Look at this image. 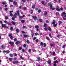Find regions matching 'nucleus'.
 I'll return each instance as SVG.
<instances>
[{"label": "nucleus", "instance_id": "nucleus-43", "mask_svg": "<svg viewBox=\"0 0 66 66\" xmlns=\"http://www.w3.org/2000/svg\"><path fill=\"white\" fill-rule=\"evenodd\" d=\"M56 14L57 15H58L59 14V12H56Z\"/></svg>", "mask_w": 66, "mask_h": 66}, {"label": "nucleus", "instance_id": "nucleus-61", "mask_svg": "<svg viewBox=\"0 0 66 66\" xmlns=\"http://www.w3.org/2000/svg\"><path fill=\"white\" fill-rule=\"evenodd\" d=\"M5 18L6 19H8V18H9V17L8 16H5Z\"/></svg>", "mask_w": 66, "mask_h": 66}, {"label": "nucleus", "instance_id": "nucleus-12", "mask_svg": "<svg viewBox=\"0 0 66 66\" xmlns=\"http://www.w3.org/2000/svg\"><path fill=\"white\" fill-rule=\"evenodd\" d=\"M24 37H29V36L28 35H24Z\"/></svg>", "mask_w": 66, "mask_h": 66}, {"label": "nucleus", "instance_id": "nucleus-4", "mask_svg": "<svg viewBox=\"0 0 66 66\" xmlns=\"http://www.w3.org/2000/svg\"><path fill=\"white\" fill-rule=\"evenodd\" d=\"M20 42L19 41H17L15 42L16 45H18V44H20Z\"/></svg>", "mask_w": 66, "mask_h": 66}, {"label": "nucleus", "instance_id": "nucleus-33", "mask_svg": "<svg viewBox=\"0 0 66 66\" xmlns=\"http://www.w3.org/2000/svg\"><path fill=\"white\" fill-rule=\"evenodd\" d=\"M10 15V16H11V17H13V14H12V13H11Z\"/></svg>", "mask_w": 66, "mask_h": 66}, {"label": "nucleus", "instance_id": "nucleus-3", "mask_svg": "<svg viewBox=\"0 0 66 66\" xmlns=\"http://www.w3.org/2000/svg\"><path fill=\"white\" fill-rule=\"evenodd\" d=\"M32 16L33 18V19H34V18L35 20H37V17L36 16Z\"/></svg>", "mask_w": 66, "mask_h": 66}, {"label": "nucleus", "instance_id": "nucleus-50", "mask_svg": "<svg viewBox=\"0 0 66 66\" xmlns=\"http://www.w3.org/2000/svg\"><path fill=\"white\" fill-rule=\"evenodd\" d=\"M1 47L2 48H4V45H2Z\"/></svg>", "mask_w": 66, "mask_h": 66}, {"label": "nucleus", "instance_id": "nucleus-16", "mask_svg": "<svg viewBox=\"0 0 66 66\" xmlns=\"http://www.w3.org/2000/svg\"><path fill=\"white\" fill-rule=\"evenodd\" d=\"M7 24L8 25H9V26H11V23L9 22H7Z\"/></svg>", "mask_w": 66, "mask_h": 66}, {"label": "nucleus", "instance_id": "nucleus-55", "mask_svg": "<svg viewBox=\"0 0 66 66\" xmlns=\"http://www.w3.org/2000/svg\"><path fill=\"white\" fill-rule=\"evenodd\" d=\"M22 1L23 2H26V0H22Z\"/></svg>", "mask_w": 66, "mask_h": 66}, {"label": "nucleus", "instance_id": "nucleus-59", "mask_svg": "<svg viewBox=\"0 0 66 66\" xmlns=\"http://www.w3.org/2000/svg\"><path fill=\"white\" fill-rule=\"evenodd\" d=\"M15 56H17V54H16L15 53L14 54Z\"/></svg>", "mask_w": 66, "mask_h": 66}, {"label": "nucleus", "instance_id": "nucleus-45", "mask_svg": "<svg viewBox=\"0 0 66 66\" xmlns=\"http://www.w3.org/2000/svg\"><path fill=\"white\" fill-rule=\"evenodd\" d=\"M23 47H26V45L24 44L23 45Z\"/></svg>", "mask_w": 66, "mask_h": 66}, {"label": "nucleus", "instance_id": "nucleus-21", "mask_svg": "<svg viewBox=\"0 0 66 66\" xmlns=\"http://www.w3.org/2000/svg\"><path fill=\"white\" fill-rule=\"evenodd\" d=\"M41 10H39L38 11V13H40V12H41Z\"/></svg>", "mask_w": 66, "mask_h": 66}, {"label": "nucleus", "instance_id": "nucleus-18", "mask_svg": "<svg viewBox=\"0 0 66 66\" xmlns=\"http://www.w3.org/2000/svg\"><path fill=\"white\" fill-rule=\"evenodd\" d=\"M9 60L10 61H12L13 59L12 58H9Z\"/></svg>", "mask_w": 66, "mask_h": 66}, {"label": "nucleus", "instance_id": "nucleus-51", "mask_svg": "<svg viewBox=\"0 0 66 66\" xmlns=\"http://www.w3.org/2000/svg\"><path fill=\"white\" fill-rule=\"evenodd\" d=\"M20 58L21 59H24L23 57H22V56H21Z\"/></svg>", "mask_w": 66, "mask_h": 66}, {"label": "nucleus", "instance_id": "nucleus-40", "mask_svg": "<svg viewBox=\"0 0 66 66\" xmlns=\"http://www.w3.org/2000/svg\"><path fill=\"white\" fill-rule=\"evenodd\" d=\"M44 29L45 30H47V29H48V28L47 27H45Z\"/></svg>", "mask_w": 66, "mask_h": 66}, {"label": "nucleus", "instance_id": "nucleus-36", "mask_svg": "<svg viewBox=\"0 0 66 66\" xmlns=\"http://www.w3.org/2000/svg\"><path fill=\"white\" fill-rule=\"evenodd\" d=\"M47 24H44V27H47Z\"/></svg>", "mask_w": 66, "mask_h": 66}, {"label": "nucleus", "instance_id": "nucleus-39", "mask_svg": "<svg viewBox=\"0 0 66 66\" xmlns=\"http://www.w3.org/2000/svg\"><path fill=\"white\" fill-rule=\"evenodd\" d=\"M46 38L48 40H50V39L48 38V37H46Z\"/></svg>", "mask_w": 66, "mask_h": 66}, {"label": "nucleus", "instance_id": "nucleus-28", "mask_svg": "<svg viewBox=\"0 0 66 66\" xmlns=\"http://www.w3.org/2000/svg\"><path fill=\"white\" fill-rule=\"evenodd\" d=\"M12 34H10L9 35V37H10L12 36Z\"/></svg>", "mask_w": 66, "mask_h": 66}, {"label": "nucleus", "instance_id": "nucleus-62", "mask_svg": "<svg viewBox=\"0 0 66 66\" xmlns=\"http://www.w3.org/2000/svg\"><path fill=\"white\" fill-rule=\"evenodd\" d=\"M19 18H22V16L19 15Z\"/></svg>", "mask_w": 66, "mask_h": 66}, {"label": "nucleus", "instance_id": "nucleus-29", "mask_svg": "<svg viewBox=\"0 0 66 66\" xmlns=\"http://www.w3.org/2000/svg\"><path fill=\"white\" fill-rule=\"evenodd\" d=\"M31 34H33V30H31Z\"/></svg>", "mask_w": 66, "mask_h": 66}, {"label": "nucleus", "instance_id": "nucleus-5", "mask_svg": "<svg viewBox=\"0 0 66 66\" xmlns=\"http://www.w3.org/2000/svg\"><path fill=\"white\" fill-rule=\"evenodd\" d=\"M48 5L49 6H50V7H51V6H52V3H50L48 4Z\"/></svg>", "mask_w": 66, "mask_h": 66}, {"label": "nucleus", "instance_id": "nucleus-32", "mask_svg": "<svg viewBox=\"0 0 66 66\" xmlns=\"http://www.w3.org/2000/svg\"><path fill=\"white\" fill-rule=\"evenodd\" d=\"M36 43H38V39H37L36 40Z\"/></svg>", "mask_w": 66, "mask_h": 66}, {"label": "nucleus", "instance_id": "nucleus-6", "mask_svg": "<svg viewBox=\"0 0 66 66\" xmlns=\"http://www.w3.org/2000/svg\"><path fill=\"white\" fill-rule=\"evenodd\" d=\"M2 28H3V27H4V28H5V27H6V24H2Z\"/></svg>", "mask_w": 66, "mask_h": 66}, {"label": "nucleus", "instance_id": "nucleus-57", "mask_svg": "<svg viewBox=\"0 0 66 66\" xmlns=\"http://www.w3.org/2000/svg\"><path fill=\"white\" fill-rule=\"evenodd\" d=\"M46 23H49V21H48L47 20H46Z\"/></svg>", "mask_w": 66, "mask_h": 66}, {"label": "nucleus", "instance_id": "nucleus-27", "mask_svg": "<svg viewBox=\"0 0 66 66\" xmlns=\"http://www.w3.org/2000/svg\"><path fill=\"white\" fill-rule=\"evenodd\" d=\"M56 10L57 11H60V9H58V8H57V9H56Z\"/></svg>", "mask_w": 66, "mask_h": 66}, {"label": "nucleus", "instance_id": "nucleus-1", "mask_svg": "<svg viewBox=\"0 0 66 66\" xmlns=\"http://www.w3.org/2000/svg\"><path fill=\"white\" fill-rule=\"evenodd\" d=\"M61 15L62 17L63 16L64 17H66V13H65V12H63L62 13Z\"/></svg>", "mask_w": 66, "mask_h": 66}, {"label": "nucleus", "instance_id": "nucleus-63", "mask_svg": "<svg viewBox=\"0 0 66 66\" xmlns=\"http://www.w3.org/2000/svg\"><path fill=\"white\" fill-rule=\"evenodd\" d=\"M57 24H54V27H56V26Z\"/></svg>", "mask_w": 66, "mask_h": 66}, {"label": "nucleus", "instance_id": "nucleus-42", "mask_svg": "<svg viewBox=\"0 0 66 66\" xmlns=\"http://www.w3.org/2000/svg\"><path fill=\"white\" fill-rule=\"evenodd\" d=\"M11 39H12L13 38V36H11L10 37Z\"/></svg>", "mask_w": 66, "mask_h": 66}, {"label": "nucleus", "instance_id": "nucleus-19", "mask_svg": "<svg viewBox=\"0 0 66 66\" xmlns=\"http://www.w3.org/2000/svg\"><path fill=\"white\" fill-rule=\"evenodd\" d=\"M47 11H45L44 15H47Z\"/></svg>", "mask_w": 66, "mask_h": 66}, {"label": "nucleus", "instance_id": "nucleus-60", "mask_svg": "<svg viewBox=\"0 0 66 66\" xmlns=\"http://www.w3.org/2000/svg\"><path fill=\"white\" fill-rule=\"evenodd\" d=\"M4 22H5V23H7V21H6V20H5L4 21Z\"/></svg>", "mask_w": 66, "mask_h": 66}, {"label": "nucleus", "instance_id": "nucleus-58", "mask_svg": "<svg viewBox=\"0 0 66 66\" xmlns=\"http://www.w3.org/2000/svg\"><path fill=\"white\" fill-rule=\"evenodd\" d=\"M31 11H32L31 12V14H32V13H33V10H31Z\"/></svg>", "mask_w": 66, "mask_h": 66}, {"label": "nucleus", "instance_id": "nucleus-8", "mask_svg": "<svg viewBox=\"0 0 66 66\" xmlns=\"http://www.w3.org/2000/svg\"><path fill=\"white\" fill-rule=\"evenodd\" d=\"M52 24H54L55 23V20H53V22H52Z\"/></svg>", "mask_w": 66, "mask_h": 66}, {"label": "nucleus", "instance_id": "nucleus-15", "mask_svg": "<svg viewBox=\"0 0 66 66\" xmlns=\"http://www.w3.org/2000/svg\"><path fill=\"white\" fill-rule=\"evenodd\" d=\"M13 4L15 5H17V2H13Z\"/></svg>", "mask_w": 66, "mask_h": 66}, {"label": "nucleus", "instance_id": "nucleus-20", "mask_svg": "<svg viewBox=\"0 0 66 66\" xmlns=\"http://www.w3.org/2000/svg\"><path fill=\"white\" fill-rule=\"evenodd\" d=\"M21 21L22 23H24V22H25V21L24 20H22Z\"/></svg>", "mask_w": 66, "mask_h": 66}, {"label": "nucleus", "instance_id": "nucleus-11", "mask_svg": "<svg viewBox=\"0 0 66 66\" xmlns=\"http://www.w3.org/2000/svg\"><path fill=\"white\" fill-rule=\"evenodd\" d=\"M9 55L10 57H12L13 56V54H10Z\"/></svg>", "mask_w": 66, "mask_h": 66}, {"label": "nucleus", "instance_id": "nucleus-22", "mask_svg": "<svg viewBox=\"0 0 66 66\" xmlns=\"http://www.w3.org/2000/svg\"><path fill=\"white\" fill-rule=\"evenodd\" d=\"M58 23L59 24H61L62 23V22H61L60 21Z\"/></svg>", "mask_w": 66, "mask_h": 66}, {"label": "nucleus", "instance_id": "nucleus-24", "mask_svg": "<svg viewBox=\"0 0 66 66\" xmlns=\"http://www.w3.org/2000/svg\"><path fill=\"white\" fill-rule=\"evenodd\" d=\"M37 59L38 61H40V58L39 57H38Z\"/></svg>", "mask_w": 66, "mask_h": 66}, {"label": "nucleus", "instance_id": "nucleus-48", "mask_svg": "<svg viewBox=\"0 0 66 66\" xmlns=\"http://www.w3.org/2000/svg\"><path fill=\"white\" fill-rule=\"evenodd\" d=\"M44 47H46V44L44 43Z\"/></svg>", "mask_w": 66, "mask_h": 66}, {"label": "nucleus", "instance_id": "nucleus-46", "mask_svg": "<svg viewBox=\"0 0 66 66\" xmlns=\"http://www.w3.org/2000/svg\"><path fill=\"white\" fill-rule=\"evenodd\" d=\"M49 35L50 37H51V38H52V37H51V34H49Z\"/></svg>", "mask_w": 66, "mask_h": 66}, {"label": "nucleus", "instance_id": "nucleus-49", "mask_svg": "<svg viewBox=\"0 0 66 66\" xmlns=\"http://www.w3.org/2000/svg\"><path fill=\"white\" fill-rule=\"evenodd\" d=\"M31 51V49H29L28 50V52H30Z\"/></svg>", "mask_w": 66, "mask_h": 66}, {"label": "nucleus", "instance_id": "nucleus-7", "mask_svg": "<svg viewBox=\"0 0 66 66\" xmlns=\"http://www.w3.org/2000/svg\"><path fill=\"white\" fill-rule=\"evenodd\" d=\"M11 23L12 24H13V25H15V24H16V22H14L13 21H12L11 22Z\"/></svg>", "mask_w": 66, "mask_h": 66}, {"label": "nucleus", "instance_id": "nucleus-44", "mask_svg": "<svg viewBox=\"0 0 66 66\" xmlns=\"http://www.w3.org/2000/svg\"><path fill=\"white\" fill-rule=\"evenodd\" d=\"M28 44H29V43H30V42H29V40H27L26 42Z\"/></svg>", "mask_w": 66, "mask_h": 66}, {"label": "nucleus", "instance_id": "nucleus-37", "mask_svg": "<svg viewBox=\"0 0 66 66\" xmlns=\"http://www.w3.org/2000/svg\"><path fill=\"white\" fill-rule=\"evenodd\" d=\"M48 30H49V31H51V28H50V27H49L48 28Z\"/></svg>", "mask_w": 66, "mask_h": 66}, {"label": "nucleus", "instance_id": "nucleus-31", "mask_svg": "<svg viewBox=\"0 0 66 66\" xmlns=\"http://www.w3.org/2000/svg\"><path fill=\"white\" fill-rule=\"evenodd\" d=\"M10 51L9 50L7 51H6V53H10Z\"/></svg>", "mask_w": 66, "mask_h": 66}, {"label": "nucleus", "instance_id": "nucleus-2", "mask_svg": "<svg viewBox=\"0 0 66 66\" xmlns=\"http://www.w3.org/2000/svg\"><path fill=\"white\" fill-rule=\"evenodd\" d=\"M9 44L11 45L12 46H14V42H9Z\"/></svg>", "mask_w": 66, "mask_h": 66}, {"label": "nucleus", "instance_id": "nucleus-10", "mask_svg": "<svg viewBox=\"0 0 66 66\" xmlns=\"http://www.w3.org/2000/svg\"><path fill=\"white\" fill-rule=\"evenodd\" d=\"M14 17L15 18H16V17H17V13H15V14L14 15H13Z\"/></svg>", "mask_w": 66, "mask_h": 66}, {"label": "nucleus", "instance_id": "nucleus-9", "mask_svg": "<svg viewBox=\"0 0 66 66\" xmlns=\"http://www.w3.org/2000/svg\"><path fill=\"white\" fill-rule=\"evenodd\" d=\"M51 9L52 10H54L55 9L54 8H52V6H51V7H50Z\"/></svg>", "mask_w": 66, "mask_h": 66}, {"label": "nucleus", "instance_id": "nucleus-41", "mask_svg": "<svg viewBox=\"0 0 66 66\" xmlns=\"http://www.w3.org/2000/svg\"><path fill=\"white\" fill-rule=\"evenodd\" d=\"M21 32L24 34H26V32L24 31H22Z\"/></svg>", "mask_w": 66, "mask_h": 66}, {"label": "nucleus", "instance_id": "nucleus-56", "mask_svg": "<svg viewBox=\"0 0 66 66\" xmlns=\"http://www.w3.org/2000/svg\"><path fill=\"white\" fill-rule=\"evenodd\" d=\"M24 51H25L23 49L22 50V52H24Z\"/></svg>", "mask_w": 66, "mask_h": 66}, {"label": "nucleus", "instance_id": "nucleus-35", "mask_svg": "<svg viewBox=\"0 0 66 66\" xmlns=\"http://www.w3.org/2000/svg\"><path fill=\"white\" fill-rule=\"evenodd\" d=\"M16 31L17 32V33H18V32H19V30L18 29H16Z\"/></svg>", "mask_w": 66, "mask_h": 66}, {"label": "nucleus", "instance_id": "nucleus-23", "mask_svg": "<svg viewBox=\"0 0 66 66\" xmlns=\"http://www.w3.org/2000/svg\"><path fill=\"white\" fill-rule=\"evenodd\" d=\"M15 63L16 64H17V63H20V62H18V61H15Z\"/></svg>", "mask_w": 66, "mask_h": 66}, {"label": "nucleus", "instance_id": "nucleus-52", "mask_svg": "<svg viewBox=\"0 0 66 66\" xmlns=\"http://www.w3.org/2000/svg\"><path fill=\"white\" fill-rule=\"evenodd\" d=\"M17 14H18V15H19V12L18 11L17 12Z\"/></svg>", "mask_w": 66, "mask_h": 66}, {"label": "nucleus", "instance_id": "nucleus-47", "mask_svg": "<svg viewBox=\"0 0 66 66\" xmlns=\"http://www.w3.org/2000/svg\"><path fill=\"white\" fill-rule=\"evenodd\" d=\"M14 42H16V41H17V39H16V38H15L14 39Z\"/></svg>", "mask_w": 66, "mask_h": 66}, {"label": "nucleus", "instance_id": "nucleus-26", "mask_svg": "<svg viewBox=\"0 0 66 66\" xmlns=\"http://www.w3.org/2000/svg\"><path fill=\"white\" fill-rule=\"evenodd\" d=\"M23 9L24 10H27V8L26 7H23Z\"/></svg>", "mask_w": 66, "mask_h": 66}, {"label": "nucleus", "instance_id": "nucleus-34", "mask_svg": "<svg viewBox=\"0 0 66 66\" xmlns=\"http://www.w3.org/2000/svg\"><path fill=\"white\" fill-rule=\"evenodd\" d=\"M39 21L40 22H42V21H43V20H42L41 19H39Z\"/></svg>", "mask_w": 66, "mask_h": 66}, {"label": "nucleus", "instance_id": "nucleus-30", "mask_svg": "<svg viewBox=\"0 0 66 66\" xmlns=\"http://www.w3.org/2000/svg\"><path fill=\"white\" fill-rule=\"evenodd\" d=\"M35 34L36 36L37 35H39V34H38V33H37Z\"/></svg>", "mask_w": 66, "mask_h": 66}, {"label": "nucleus", "instance_id": "nucleus-54", "mask_svg": "<svg viewBox=\"0 0 66 66\" xmlns=\"http://www.w3.org/2000/svg\"><path fill=\"white\" fill-rule=\"evenodd\" d=\"M22 49V48L21 47H19V50H21V49Z\"/></svg>", "mask_w": 66, "mask_h": 66}, {"label": "nucleus", "instance_id": "nucleus-14", "mask_svg": "<svg viewBox=\"0 0 66 66\" xmlns=\"http://www.w3.org/2000/svg\"><path fill=\"white\" fill-rule=\"evenodd\" d=\"M56 63H58V61H57V60H56V61L54 62V64H56Z\"/></svg>", "mask_w": 66, "mask_h": 66}, {"label": "nucleus", "instance_id": "nucleus-13", "mask_svg": "<svg viewBox=\"0 0 66 66\" xmlns=\"http://www.w3.org/2000/svg\"><path fill=\"white\" fill-rule=\"evenodd\" d=\"M32 9H34L35 7V5H33L32 6Z\"/></svg>", "mask_w": 66, "mask_h": 66}, {"label": "nucleus", "instance_id": "nucleus-38", "mask_svg": "<svg viewBox=\"0 0 66 66\" xmlns=\"http://www.w3.org/2000/svg\"><path fill=\"white\" fill-rule=\"evenodd\" d=\"M40 45L41 46H43V43L41 42L40 43Z\"/></svg>", "mask_w": 66, "mask_h": 66}, {"label": "nucleus", "instance_id": "nucleus-17", "mask_svg": "<svg viewBox=\"0 0 66 66\" xmlns=\"http://www.w3.org/2000/svg\"><path fill=\"white\" fill-rule=\"evenodd\" d=\"M47 62L48 64H50L51 63V61L50 60L48 61Z\"/></svg>", "mask_w": 66, "mask_h": 66}, {"label": "nucleus", "instance_id": "nucleus-64", "mask_svg": "<svg viewBox=\"0 0 66 66\" xmlns=\"http://www.w3.org/2000/svg\"><path fill=\"white\" fill-rule=\"evenodd\" d=\"M53 66H57V65H56V64H53Z\"/></svg>", "mask_w": 66, "mask_h": 66}, {"label": "nucleus", "instance_id": "nucleus-25", "mask_svg": "<svg viewBox=\"0 0 66 66\" xmlns=\"http://www.w3.org/2000/svg\"><path fill=\"white\" fill-rule=\"evenodd\" d=\"M35 27L36 29H38L39 28V26H35Z\"/></svg>", "mask_w": 66, "mask_h": 66}, {"label": "nucleus", "instance_id": "nucleus-53", "mask_svg": "<svg viewBox=\"0 0 66 66\" xmlns=\"http://www.w3.org/2000/svg\"><path fill=\"white\" fill-rule=\"evenodd\" d=\"M8 9L7 8H6L5 9V11H7Z\"/></svg>", "mask_w": 66, "mask_h": 66}]
</instances>
